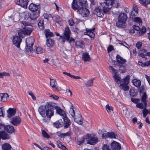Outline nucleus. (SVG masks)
<instances>
[{"label":"nucleus","mask_w":150,"mask_h":150,"mask_svg":"<svg viewBox=\"0 0 150 150\" xmlns=\"http://www.w3.org/2000/svg\"><path fill=\"white\" fill-rule=\"evenodd\" d=\"M4 107H2L1 108H0V117L4 116Z\"/></svg>","instance_id":"0e129e2a"},{"label":"nucleus","mask_w":150,"mask_h":150,"mask_svg":"<svg viewBox=\"0 0 150 150\" xmlns=\"http://www.w3.org/2000/svg\"><path fill=\"white\" fill-rule=\"evenodd\" d=\"M68 23L71 26H73L74 24V21L71 18H70L68 20Z\"/></svg>","instance_id":"69168bd1"},{"label":"nucleus","mask_w":150,"mask_h":150,"mask_svg":"<svg viewBox=\"0 0 150 150\" xmlns=\"http://www.w3.org/2000/svg\"><path fill=\"white\" fill-rule=\"evenodd\" d=\"M22 40L21 38L17 35L13 37V44L18 48L20 47V44Z\"/></svg>","instance_id":"2eb2a0df"},{"label":"nucleus","mask_w":150,"mask_h":150,"mask_svg":"<svg viewBox=\"0 0 150 150\" xmlns=\"http://www.w3.org/2000/svg\"><path fill=\"white\" fill-rule=\"evenodd\" d=\"M27 93L28 95L31 96L32 99L33 100H35L36 99V97L35 96L33 95V93L32 92H28Z\"/></svg>","instance_id":"338daca9"},{"label":"nucleus","mask_w":150,"mask_h":150,"mask_svg":"<svg viewBox=\"0 0 150 150\" xmlns=\"http://www.w3.org/2000/svg\"><path fill=\"white\" fill-rule=\"evenodd\" d=\"M9 76L10 74L9 73L6 72H5L0 73V77L1 78H3L4 76Z\"/></svg>","instance_id":"052dcab7"},{"label":"nucleus","mask_w":150,"mask_h":150,"mask_svg":"<svg viewBox=\"0 0 150 150\" xmlns=\"http://www.w3.org/2000/svg\"><path fill=\"white\" fill-rule=\"evenodd\" d=\"M129 92L130 95L132 97L135 96L137 95V93L133 88L130 89Z\"/></svg>","instance_id":"3c124183"},{"label":"nucleus","mask_w":150,"mask_h":150,"mask_svg":"<svg viewBox=\"0 0 150 150\" xmlns=\"http://www.w3.org/2000/svg\"><path fill=\"white\" fill-rule=\"evenodd\" d=\"M57 146L63 150H68L67 149L64 145L62 144L60 141H57Z\"/></svg>","instance_id":"4c0bfd02"},{"label":"nucleus","mask_w":150,"mask_h":150,"mask_svg":"<svg viewBox=\"0 0 150 150\" xmlns=\"http://www.w3.org/2000/svg\"><path fill=\"white\" fill-rule=\"evenodd\" d=\"M95 28H94L92 29L86 28V31L84 32V34L89 36L91 38L94 37L95 34L94 33Z\"/></svg>","instance_id":"dca6fc26"},{"label":"nucleus","mask_w":150,"mask_h":150,"mask_svg":"<svg viewBox=\"0 0 150 150\" xmlns=\"http://www.w3.org/2000/svg\"><path fill=\"white\" fill-rule=\"evenodd\" d=\"M39 5H37L32 3L29 5L28 8L31 11H35L39 9Z\"/></svg>","instance_id":"4be33fe9"},{"label":"nucleus","mask_w":150,"mask_h":150,"mask_svg":"<svg viewBox=\"0 0 150 150\" xmlns=\"http://www.w3.org/2000/svg\"><path fill=\"white\" fill-rule=\"evenodd\" d=\"M63 119L64 120V128H67L71 124V122L66 116L63 117Z\"/></svg>","instance_id":"5701e85b"},{"label":"nucleus","mask_w":150,"mask_h":150,"mask_svg":"<svg viewBox=\"0 0 150 150\" xmlns=\"http://www.w3.org/2000/svg\"><path fill=\"white\" fill-rule=\"evenodd\" d=\"M4 128V130L9 133H12L15 131L13 127L11 125H8L6 126L4 125V127H1V128Z\"/></svg>","instance_id":"6ab92c4d"},{"label":"nucleus","mask_w":150,"mask_h":150,"mask_svg":"<svg viewBox=\"0 0 150 150\" xmlns=\"http://www.w3.org/2000/svg\"><path fill=\"white\" fill-rule=\"evenodd\" d=\"M53 109H56V112L58 114L63 117L66 116V114L65 112L62 109L56 105L54 103Z\"/></svg>","instance_id":"9b49d317"},{"label":"nucleus","mask_w":150,"mask_h":150,"mask_svg":"<svg viewBox=\"0 0 150 150\" xmlns=\"http://www.w3.org/2000/svg\"><path fill=\"white\" fill-rule=\"evenodd\" d=\"M103 11L102 10L101 8H100L99 7H96L94 11V13L99 17H102L103 16L104 13H106L107 12H104L103 7Z\"/></svg>","instance_id":"ddd939ff"},{"label":"nucleus","mask_w":150,"mask_h":150,"mask_svg":"<svg viewBox=\"0 0 150 150\" xmlns=\"http://www.w3.org/2000/svg\"><path fill=\"white\" fill-rule=\"evenodd\" d=\"M45 33L46 38H50L54 36L53 33L51 32L49 29L45 30Z\"/></svg>","instance_id":"72a5a7b5"},{"label":"nucleus","mask_w":150,"mask_h":150,"mask_svg":"<svg viewBox=\"0 0 150 150\" xmlns=\"http://www.w3.org/2000/svg\"><path fill=\"white\" fill-rule=\"evenodd\" d=\"M82 120V117L80 115H79L78 117L74 119V121L76 122L81 125H82L83 124Z\"/></svg>","instance_id":"f704fd0d"},{"label":"nucleus","mask_w":150,"mask_h":150,"mask_svg":"<svg viewBox=\"0 0 150 150\" xmlns=\"http://www.w3.org/2000/svg\"><path fill=\"white\" fill-rule=\"evenodd\" d=\"M30 0H16L17 4L20 6L24 8H27V5Z\"/></svg>","instance_id":"f8f14e48"},{"label":"nucleus","mask_w":150,"mask_h":150,"mask_svg":"<svg viewBox=\"0 0 150 150\" xmlns=\"http://www.w3.org/2000/svg\"><path fill=\"white\" fill-rule=\"evenodd\" d=\"M73 108L74 107L71 105L69 111V113L73 117H74L75 115V112Z\"/></svg>","instance_id":"5fc2aeb1"},{"label":"nucleus","mask_w":150,"mask_h":150,"mask_svg":"<svg viewBox=\"0 0 150 150\" xmlns=\"http://www.w3.org/2000/svg\"><path fill=\"white\" fill-rule=\"evenodd\" d=\"M54 105V103H49L40 106L38 110L39 113L42 117H47L50 119L51 117L54 115V111L52 110Z\"/></svg>","instance_id":"f257e3e1"},{"label":"nucleus","mask_w":150,"mask_h":150,"mask_svg":"<svg viewBox=\"0 0 150 150\" xmlns=\"http://www.w3.org/2000/svg\"><path fill=\"white\" fill-rule=\"evenodd\" d=\"M127 17L126 13H123L120 14L117 18V20L126 22Z\"/></svg>","instance_id":"b1692460"},{"label":"nucleus","mask_w":150,"mask_h":150,"mask_svg":"<svg viewBox=\"0 0 150 150\" xmlns=\"http://www.w3.org/2000/svg\"><path fill=\"white\" fill-rule=\"evenodd\" d=\"M54 18L53 19L59 25H61L62 24L61 19L58 16H54Z\"/></svg>","instance_id":"79ce46f5"},{"label":"nucleus","mask_w":150,"mask_h":150,"mask_svg":"<svg viewBox=\"0 0 150 150\" xmlns=\"http://www.w3.org/2000/svg\"><path fill=\"white\" fill-rule=\"evenodd\" d=\"M111 147L112 150H120L121 145L116 141H113L111 144Z\"/></svg>","instance_id":"f3484780"},{"label":"nucleus","mask_w":150,"mask_h":150,"mask_svg":"<svg viewBox=\"0 0 150 150\" xmlns=\"http://www.w3.org/2000/svg\"><path fill=\"white\" fill-rule=\"evenodd\" d=\"M32 28L28 26H25L23 28V31L26 35H30L32 32Z\"/></svg>","instance_id":"cd10ccee"},{"label":"nucleus","mask_w":150,"mask_h":150,"mask_svg":"<svg viewBox=\"0 0 150 150\" xmlns=\"http://www.w3.org/2000/svg\"><path fill=\"white\" fill-rule=\"evenodd\" d=\"M21 122V120L18 116H16L13 117L11 120V123L15 126L18 125Z\"/></svg>","instance_id":"a211bd4d"},{"label":"nucleus","mask_w":150,"mask_h":150,"mask_svg":"<svg viewBox=\"0 0 150 150\" xmlns=\"http://www.w3.org/2000/svg\"><path fill=\"white\" fill-rule=\"evenodd\" d=\"M117 62L115 61L114 65L122 68L126 67V64L125 63L127 61L126 59L123 58L119 55H117L116 56Z\"/></svg>","instance_id":"7ed1b4c3"},{"label":"nucleus","mask_w":150,"mask_h":150,"mask_svg":"<svg viewBox=\"0 0 150 150\" xmlns=\"http://www.w3.org/2000/svg\"><path fill=\"white\" fill-rule=\"evenodd\" d=\"M111 6V8L113 6L115 7H118L120 6V4L118 2L114 0V1L112 2L111 3L110 5Z\"/></svg>","instance_id":"c03bdc74"},{"label":"nucleus","mask_w":150,"mask_h":150,"mask_svg":"<svg viewBox=\"0 0 150 150\" xmlns=\"http://www.w3.org/2000/svg\"><path fill=\"white\" fill-rule=\"evenodd\" d=\"M134 22L139 24L142 23V21L141 19L138 17H136L134 18Z\"/></svg>","instance_id":"4d7b16f0"},{"label":"nucleus","mask_w":150,"mask_h":150,"mask_svg":"<svg viewBox=\"0 0 150 150\" xmlns=\"http://www.w3.org/2000/svg\"><path fill=\"white\" fill-rule=\"evenodd\" d=\"M142 113L144 117H145L148 113L150 114V111L147 109L146 108H145L143 110Z\"/></svg>","instance_id":"09e8293b"},{"label":"nucleus","mask_w":150,"mask_h":150,"mask_svg":"<svg viewBox=\"0 0 150 150\" xmlns=\"http://www.w3.org/2000/svg\"><path fill=\"white\" fill-rule=\"evenodd\" d=\"M78 9L77 11L83 17H87L89 14V11L86 8L81 7Z\"/></svg>","instance_id":"1a4fd4ad"},{"label":"nucleus","mask_w":150,"mask_h":150,"mask_svg":"<svg viewBox=\"0 0 150 150\" xmlns=\"http://www.w3.org/2000/svg\"><path fill=\"white\" fill-rule=\"evenodd\" d=\"M103 139H115L120 140V137L113 132H108L107 133H103L102 134Z\"/></svg>","instance_id":"39448f33"},{"label":"nucleus","mask_w":150,"mask_h":150,"mask_svg":"<svg viewBox=\"0 0 150 150\" xmlns=\"http://www.w3.org/2000/svg\"><path fill=\"white\" fill-rule=\"evenodd\" d=\"M131 101L137 104L140 102V100L139 98H131Z\"/></svg>","instance_id":"bf43d9fd"},{"label":"nucleus","mask_w":150,"mask_h":150,"mask_svg":"<svg viewBox=\"0 0 150 150\" xmlns=\"http://www.w3.org/2000/svg\"><path fill=\"white\" fill-rule=\"evenodd\" d=\"M93 79H92L88 80L85 83L86 86L88 87L93 86Z\"/></svg>","instance_id":"37998d69"},{"label":"nucleus","mask_w":150,"mask_h":150,"mask_svg":"<svg viewBox=\"0 0 150 150\" xmlns=\"http://www.w3.org/2000/svg\"><path fill=\"white\" fill-rule=\"evenodd\" d=\"M139 1L141 4L145 6L150 3V0H139Z\"/></svg>","instance_id":"603ef678"},{"label":"nucleus","mask_w":150,"mask_h":150,"mask_svg":"<svg viewBox=\"0 0 150 150\" xmlns=\"http://www.w3.org/2000/svg\"><path fill=\"white\" fill-rule=\"evenodd\" d=\"M116 25L117 27L122 28H125L126 24V22L119 20H117V21L116 23Z\"/></svg>","instance_id":"a878e982"},{"label":"nucleus","mask_w":150,"mask_h":150,"mask_svg":"<svg viewBox=\"0 0 150 150\" xmlns=\"http://www.w3.org/2000/svg\"><path fill=\"white\" fill-rule=\"evenodd\" d=\"M36 52L37 54H40L44 52L45 50L40 47H37L36 49Z\"/></svg>","instance_id":"6e6d98bb"},{"label":"nucleus","mask_w":150,"mask_h":150,"mask_svg":"<svg viewBox=\"0 0 150 150\" xmlns=\"http://www.w3.org/2000/svg\"><path fill=\"white\" fill-rule=\"evenodd\" d=\"M8 95L6 93H3L0 94V101H6Z\"/></svg>","instance_id":"c85d7f7f"},{"label":"nucleus","mask_w":150,"mask_h":150,"mask_svg":"<svg viewBox=\"0 0 150 150\" xmlns=\"http://www.w3.org/2000/svg\"><path fill=\"white\" fill-rule=\"evenodd\" d=\"M106 109L108 112H111V110H112L113 108L112 107H110L108 104H107L106 105Z\"/></svg>","instance_id":"680f3d73"},{"label":"nucleus","mask_w":150,"mask_h":150,"mask_svg":"<svg viewBox=\"0 0 150 150\" xmlns=\"http://www.w3.org/2000/svg\"><path fill=\"white\" fill-rule=\"evenodd\" d=\"M114 50L113 46L112 45L109 46L107 48V50L108 52H110V51Z\"/></svg>","instance_id":"774afa93"},{"label":"nucleus","mask_w":150,"mask_h":150,"mask_svg":"<svg viewBox=\"0 0 150 150\" xmlns=\"http://www.w3.org/2000/svg\"><path fill=\"white\" fill-rule=\"evenodd\" d=\"M57 135L61 138H64L66 136H70L71 135V133L70 132H68L64 133H59L57 132Z\"/></svg>","instance_id":"c756f323"},{"label":"nucleus","mask_w":150,"mask_h":150,"mask_svg":"<svg viewBox=\"0 0 150 150\" xmlns=\"http://www.w3.org/2000/svg\"><path fill=\"white\" fill-rule=\"evenodd\" d=\"M76 47L78 48H83L84 45L82 41H77L75 44Z\"/></svg>","instance_id":"ea45409f"},{"label":"nucleus","mask_w":150,"mask_h":150,"mask_svg":"<svg viewBox=\"0 0 150 150\" xmlns=\"http://www.w3.org/2000/svg\"><path fill=\"white\" fill-rule=\"evenodd\" d=\"M34 42V39L33 38H29L27 39L26 41V46L25 49L28 51L32 52L33 50L32 47Z\"/></svg>","instance_id":"0eeeda50"},{"label":"nucleus","mask_w":150,"mask_h":150,"mask_svg":"<svg viewBox=\"0 0 150 150\" xmlns=\"http://www.w3.org/2000/svg\"><path fill=\"white\" fill-rule=\"evenodd\" d=\"M60 121L61 122L62 121L61 120H60L59 121H57L56 122H54L53 124L54 126L57 128H58L61 127L62 126V124L60 123Z\"/></svg>","instance_id":"de8ad7c7"},{"label":"nucleus","mask_w":150,"mask_h":150,"mask_svg":"<svg viewBox=\"0 0 150 150\" xmlns=\"http://www.w3.org/2000/svg\"><path fill=\"white\" fill-rule=\"evenodd\" d=\"M24 14L25 16L24 18L25 19H28V18H30L31 19L34 20L37 18L39 16L38 14L35 15L34 13L30 14L27 11L25 12Z\"/></svg>","instance_id":"4468645a"},{"label":"nucleus","mask_w":150,"mask_h":150,"mask_svg":"<svg viewBox=\"0 0 150 150\" xmlns=\"http://www.w3.org/2000/svg\"><path fill=\"white\" fill-rule=\"evenodd\" d=\"M138 12V8L136 5H134L133 6V9L131 12L130 17L133 18L137 15Z\"/></svg>","instance_id":"412c9836"},{"label":"nucleus","mask_w":150,"mask_h":150,"mask_svg":"<svg viewBox=\"0 0 150 150\" xmlns=\"http://www.w3.org/2000/svg\"><path fill=\"white\" fill-rule=\"evenodd\" d=\"M18 34L19 36V37H21L22 38H23L24 37L25 35V32L23 31V30L22 29V30H19L18 31Z\"/></svg>","instance_id":"49530a36"},{"label":"nucleus","mask_w":150,"mask_h":150,"mask_svg":"<svg viewBox=\"0 0 150 150\" xmlns=\"http://www.w3.org/2000/svg\"><path fill=\"white\" fill-rule=\"evenodd\" d=\"M10 136L7 134L5 131L1 130L0 131V140H5L9 139Z\"/></svg>","instance_id":"aec40b11"},{"label":"nucleus","mask_w":150,"mask_h":150,"mask_svg":"<svg viewBox=\"0 0 150 150\" xmlns=\"http://www.w3.org/2000/svg\"><path fill=\"white\" fill-rule=\"evenodd\" d=\"M16 112V110L15 108H9L7 111V116L9 118L15 115Z\"/></svg>","instance_id":"393cba45"},{"label":"nucleus","mask_w":150,"mask_h":150,"mask_svg":"<svg viewBox=\"0 0 150 150\" xmlns=\"http://www.w3.org/2000/svg\"><path fill=\"white\" fill-rule=\"evenodd\" d=\"M57 135L61 138H64L66 136H70L71 135V133L70 132H68L64 133H59L57 132Z\"/></svg>","instance_id":"7c9ffc66"},{"label":"nucleus","mask_w":150,"mask_h":150,"mask_svg":"<svg viewBox=\"0 0 150 150\" xmlns=\"http://www.w3.org/2000/svg\"><path fill=\"white\" fill-rule=\"evenodd\" d=\"M44 20L43 19H41L38 23V26L41 30H42L44 28Z\"/></svg>","instance_id":"8fccbe9b"},{"label":"nucleus","mask_w":150,"mask_h":150,"mask_svg":"<svg viewBox=\"0 0 150 150\" xmlns=\"http://www.w3.org/2000/svg\"><path fill=\"white\" fill-rule=\"evenodd\" d=\"M2 148L4 150H10L11 149V145L8 143H5L3 144Z\"/></svg>","instance_id":"58836bf2"},{"label":"nucleus","mask_w":150,"mask_h":150,"mask_svg":"<svg viewBox=\"0 0 150 150\" xmlns=\"http://www.w3.org/2000/svg\"><path fill=\"white\" fill-rule=\"evenodd\" d=\"M132 82L134 86L137 87H139L141 84V81L139 80L134 79L132 81Z\"/></svg>","instance_id":"473e14b6"},{"label":"nucleus","mask_w":150,"mask_h":150,"mask_svg":"<svg viewBox=\"0 0 150 150\" xmlns=\"http://www.w3.org/2000/svg\"><path fill=\"white\" fill-rule=\"evenodd\" d=\"M114 78L115 81L117 83L119 84L120 83H122V81L120 80L121 78L119 75L116 74H115L114 76Z\"/></svg>","instance_id":"e433bc0d"},{"label":"nucleus","mask_w":150,"mask_h":150,"mask_svg":"<svg viewBox=\"0 0 150 150\" xmlns=\"http://www.w3.org/2000/svg\"><path fill=\"white\" fill-rule=\"evenodd\" d=\"M42 136L44 137L47 138L50 137V136L45 130H42Z\"/></svg>","instance_id":"13d9d810"},{"label":"nucleus","mask_w":150,"mask_h":150,"mask_svg":"<svg viewBox=\"0 0 150 150\" xmlns=\"http://www.w3.org/2000/svg\"><path fill=\"white\" fill-rule=\"evenodd\" d=\"M114 0H105L104 3H100V5L103 8L104 12H107L109 9L111 8L110 4L111 2L113 1Z\"/></svg>","instance_id":"6e6552de"},{"label":"nucleus","mask_w":150,"mask_h":150,"mask_svg":"<svg viewBox=\"0 0 150 150\" xmlns=\"http://www.w3.org/2000/svg\"><path fill=\"white\" fill-rule=\"evenodd\" d=\"M44 18L47 19L48 20L49 18H52V19H54V17L52 16V15L50 14H47V13H44L43 15Z\"/></svg>","instance_id":"864d4df0"},{"label":"nucleus","mask_w":150,"mask_h":150,"mask_svg":"<svg viewBox=\"0 0 150 150\" xmlns=\"http://www.w3.org/2000/svg\"><path fill=\"white\" fill-rule=\"evenodd\" d=\"M103 150H110V147L107 144H104L102 146Z\"/></svg>","instance_id":"e2e57ef3"},{"label":"nucleus","mask_w":150,"mask_h":150,"mask_svg":"<svg viewBox=\"0 0 150 150\" xmlns=\"http://www.w3.org/2000/svg\"><path fill=\"white\" fill-rule=\"evenodd\" d=\"M129 82V76H127L125 78L123 79L122 83H120L119 87L120 88L124 91H128L129 89V87L128 84Z\"/></svg>","instance_id":"20e7f679"},{"label":"nucleus","mask_w":150,"mask_h":150,"mask_svg":"<svg viewBox=\"0 0 150 150\" xmlns=\"http://www.w3.org/2000/svg\"><path fill=\"white\" fill-rule=\"evenodd\" d=\"M82 59L84 62L89 61L90 60V55L88 53L85 52L82 54Z\"/></svg>","instance_id":"bb28decb"},{"label":"nucleus","mask_w":150,"mask_h":150,"mask_svg":"<svg viewBox=\"0 0 150 150\" xmlns=\"http://www.w3.org/2000/svg\"><path fill=\"white\" fill-rule=\"evenodd\" d=\"M86 2V0H77L75 3V0H73L72 4V8L73 9L76 10L85 6Z\"/></svg>","instance_id":"423d86ee"},{"label":"nucleus","mask_w":150,"mask_h":150,"mask_svg":"<svg viewBox=\"0 0 150 150\" xmlns=\"http://www.w3.org/2000/svg\"><path fill=\"white\" fill-rule=\"evenodd\" d=\"M54 40L51 38L48 39L47 40L46 45L48 47H52L54 45Z\"/></svg>","instance_id":"2f4dec72"},{"label":"nucleus","mask_w":150,"mask_h":150,"mask_svg":"<svg viewBox=\"0 0 150 150\" xmlns=\"http://www.w3.org/2000/svg\"><path fill=\"white\" fill-rule=\"evenodd\" d=\"M147 95L145 92L144 93L143 95L142 96L141 100L143 102L145 103V105L147 104L146 102Z\"/></svg>","instance_id":"a19ab883"},{"label":"nucleus","mask_w":150,"mask_h":150,"mask_svg":"<svg viewBox=\"0 0 150 150\" xmlns=\"http://www.w3.org/2000/svg\"><path fill=\"white\" fill-rule=\"evenodd\" d=\"M145 103L141 102L139 103H138L136 105V106L141 109H143L145 108H146L147 104L145 105Z\"/></svg>","instance_id":"c9c22d12"},{"label":"nucleus","mask_w":150,"mask_h":150,"mask_svg":"<svg viewBox=\"0 0 150 150\" xmlns=\"http://www.w3.org/2000/svg\"><path fill=\"white\" fill-rule=\"evenodd\" d=\"M56 34L57 36L60 37L63 43H64L66 41L71 44V43H74L75 42L74 39L70 37L71 32L68 27H66L65 28L63 35H60L58 33H56Z\"/></svg>","instance_id":"f03ea898"},{"label":"nucleus","mask_w":150,"mask_h":150,"mask_svg":"<svg viewBox=\"0 0 150 150\" xmlns=\"http://www.w3.org/2000/svg\"><path fill=\"white\" fill-rule=\"evenodd\" d=\"M50 80V86L53 88H56V86L57 84L56 80L55 79H51Z\"/></svg>","instance_id":"a18cd8bd"},{"label":"nucleus","mask_w":150,"mask_h":150,"mask_svg":"<svg viewBox=\"0 0 150 150\" xmlns=\"http://www.w3.org/2000/svg\"><path fill=\"white\" fill-rule=\"evenodd\" d=\"M96 134L94 133L87 134L84 137H83V140L85 139L88 141H98V138L96 137Z\"/></svg>","instance_id":"9d476101"}]
</instances>
